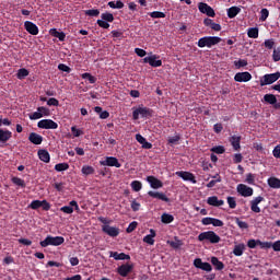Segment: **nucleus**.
<instances>
[{"label": "nucleus", "mask_w": 280, "mask_h": 280, "mask_svg": "<svg viewBox=\"0 0 280 280\" xmlns=\"http://www.w3.org/2000/svg\"><path fill=\"white\" fill-rule=\"evenodd\" d=\"M62 244H65L63 236L48 235L44 241L39 242V246H42V248H47V246H62Z\"/></svg>", "instance_id": "nucleus-1"}, {"label": "nucleus", "mask_w": 280, "mask_h": 280, "mask_svg": "<svg viewBox=\"0 0 280 280\" xmlns=\"http://www.w3.org/2000/svg\"><path fill=\"white\" fill-rule=\"evenodd\" d=\"M221 40H222V38H220L218 36H206V37H201L198 40L197 45L200 48H203V47L211 48L214 45H218L219 43H221Z\"/></svg>", "instance_id": "nucleus-2"}, {"label": "nucleus", "mask_w": 280, "mask_h": 280, "mask_svg": "<svg viewBox=\"0 0 280 280\" xmlns=\"http://www.w3.org/2000/svg\"><path fill=\"white\" fill-rule=\"evenodd\" d=\"M199 242H210V244L220 243V236L213 231L202 232L198 235Z\"/></svg>", "instance_id": "nucleus-3"}, {"label": "nucleus", "mask_w": 280, "mask_h": 280, "mask_svg": "<svg viewBox=\"0 0 280 280\" xmlns=\"http://www.w3.org/2000/svg\"><path fill=\"white\" fill-rule=\"evenodd\" d=\"M139 116L142 118L152 117V109L148 107H138L132 112V119L137 121V119H139Z\"/></svg>", "instance_id": "nucleus-4"}, {"label": "nucleus", "mask_w": 280, "mask_h": 280, "mask_svg": "<svg viewBox=\"0 0 280 280\" xmlns=\"http://www.w3.org/2000/svg\"><path fill=\"white\" fill-rule=\"evenodd\" d=\"M279 78H280V72L265 74L260 79V86H268L269 84H275V82H277Z\"/></svg>", "instance_id": "nucleus-5"}, {"label": "nucleus", "mask_w": 280, "mask_h": 280, "mask_svg": "<svg viewBox=\"0 0 280 280\" xmlns=\"http://www.w3.org/2000/svg\"><path fill=\"white\" fill-rule=\"evenodd\" d=\"M37 127L42 130H57L58 122L51 119H42L37 122Z\"/></svg>", "instance_id": "nucleus-6"}, {"label": "nucleus", "mask_w": 280, "mask_h": 280, "mask_svg": "<svg viewBox=\"0 0 280 280\" xmlns=\"http://www.w3.org/2000/svg\"><path fill=\"white\" fill-rule=\"evenodd\" d=\"M236 190L240 196H243V198H250V196L254 194L253 188L246 186L245 184H238Z\"/></svg>", "instance_id": "nucleus-7"}, {"label": "nucleus", "mask_w": 280, "mask_h": 280, "mask_svg": "<svg viewBox=\"0 0 280 280\" xmlns=\"http://www.w3.org/2000/svg\"><path fill=\"white\" fill-rule=\"evenodd\" d=\"M198 10L199 12H201V14H207V16H215V11L213 10V8L209 7V4L205 2L198 3Z\"/></svg>", "instance_id": "nucleus-8"}, {"label": "nucleus", "mask_w": 280, "mask_h": 280, "mask_svg": "<svg viewBox=\"0 0 280 280\" xmlns=\"http://www.w3.org/2000/svg\"><path fill=\"white\" fill-rule=\"evenodd\" d=\"M73 208H74V211H80V206L75 200L70 201L69 206L61 207L60 211H62V213H67L68 215H71V213H73Z\"/></svg>", "instance_id": "nucleus-9"}, {"label": "nucleus", "mask_w": 280, "mask_h": 280, "mask_svg": "<svg viewBox=\"0 0 280 280\" xmlns=\"http://www.w3.org/2000/svg\"><path fill=\"white\" fill-rule=\"evenodd\" d=\"M101 165L107 166V167H121V163H119V160L115 156H107L104 161L100 162Z\"/></svg>", "instance_id": "nucleus-10"}, {"label": "nucleus", "mask_w": 280, "mask_h": 280, "mask_svg": "<svg viewBox=\"0 0 280 280\" xmlns=\"http://www.w3.org/2000/svg\"><path fill=\"white\" fill-rule=\"evenodd\" d=\"M264 202V197L258 196L249 201L250 209L254 213H261V208H259V205Z\"/></svg>", "instance_id": "nucleus-11"}, {"label": "nucleus", "mask_w": 280, "mask_h": 280, "mask_svg": "<svg viewBox=\"0 0 280 280\" xmlns=\"http://www.w3.org/2000/svg\"><path fill=\"white\" fill-rule=\"evenodd\" d=\"M194 266L195 268H199V270H205V272H211L213 268L211 267V264L209 262H203L202 259L196 258L194 260Z\"/></svg>", "instance_id": "nucleus-12"}, {"label": "nucleus", "mask_w": 280, "mask_h": 280, "mask_svg": "<svg viewBox=\"0 0 280 280\" xmlns=\"http://www.w3.org/2000/svg\"><path fill=\"white\" fill-rule=\"evenodd\" d=\"M135 268L133 265L130 264H124L117 268V272L120 277H128L130 272H132V269Z\"/></svg>", "instance_id": "nucleus-13"}, {"label": "nucleus", "mask_w": 280, "mask_h": 280, "mask_svg": "<svg viewBox=\"0 0 280 280\" xmlns=\"http://www.w3.org/2000/svg\"><path fill=\"white\" fill-rule=\"evenodd\" d=\"M24 28L32 36H38L39 30H38V26L34 22H31V21L24 22Z\"/></svg>", "instance_id": "nucleus-14"}, {"label": "nucleus", "mask_w": 280, "mask_h": 280, "mask_svg": "<svg viewBox=\"0 0 280 280\" xmlns=\"http://www.w3.org/2000/svg\"><path fill=\"white\" fill-rule=\"evenodd\" d=\"M235 82H250L253 80V74L250 72H237L234 75Z\"/></svg>", "instance_id": "nucleus-15"}, {"label": "nucleus", "mask_w": 280, "mask_h": 280, "mask_svg": "<svg viewBox=\"0 0 280 280\" xmlns=\"http://www.w3.org/2000/svg\"><path fill=\"white\" fill-rule=\"evenodd\" d=\"M102 231L106 233V235H109V237H117V235H119V228L103 225Z\"/></svg>", "instance_id": "nucleus-16"}, {"label": "nucleus", "mask_w": 280, "mask_h": 280, "mask_svg": "<svg viewBox=\"0 0 280 280\" xmlns=\"http://www.w3.org/2000/svg\"><path fill=\"white\" fill-rule=\"evenodd\" d=\"M177 176H179V178H182L183 180H188L189 183H192V185H196V177L194 176V174L189 173V172H177L176 173Z\"/></svg>", "instance_id": "nucleus-17"}, {"label": "nucleus", "mask_w": 280, "mask_h": 280, "mask_svg": "<svg viewBox=\"0 0 280 280\" xmlns=\"http://www.w3.org/2000/svg\"><path fill=\"white\" fill-rule=\"evenodd\" d=\"M147 180L151 185L152 189H161V187H163V182L152 175L148 176Z\"/></svg>", "instance_id": "nucleus-18"}, {"label": "nucleus", "mask_w": 280, "mask_h": 280, "mask_svg": "<svg viewBox=\"0 0 280 280\" xmlns=\"http://www.w3.org/2000/svg\"><path fill=\"white\" fill-rule=\"evenodd\" d=\"M148 196H150L151 198H155L156 200H162L163 202H170V198H167V196H165V194L163 192L150 190L148 192Z\"/></svg>", "instance_id": "nucleus-19"}, {"label": "nucleus", "mask_w": 280, "mask_h": 280, "mask_svg": "<svg viewBox=\"0 0 280 280\" xmlns=\"http://www.w3.org/2000/svg\"><path fill=\"white\" fill-rule=\"evenodd\" d=\"M28 141L34 145H40V143H43V136L36 132H31L28 136Z\"/></svg>", "instance_id": "nucleus-20"}, {"label": "nucleus", "mask_w": 280, "mask_h": 280, "mask_svg": "<svg viewBox=\"0 0 280 280\" xmlns=\"http://www.w3.org/2000/svg\"><path fill=\"white\" fill-rule=\"evenodd\" d=\"M39 161H43V163H49L51 161V155H49V151L45 149H40L37 152Z\"/></svg>", "instance_id": "nucleus-21"}, {"label": "nucleus", "mask_w": 280, "mask_h": 280, "mask_svg": "<svg viewBox=\"0 0 280 280\" xmlns=\"http://www.w3.org/2000/svg\"><path fill=\"white\" fill-rule=\"evenodd\" d=\"M143 62L150 65V67H161L163 65L162 60H156L155 56L145 57Z\"/></svg>", "instance_id": "nucleus-22"}, {"label": "nucleus", "mask_w": 280, "mask_h": 280, "mask_svg": "<svg viewBox=\"0 0 280 280\" xmlns=\"http://www.w3.org/2000/svg\"><path fill=\"white\" fill-rule=\"evenodd\" d=\"M109 257H113L116 261H124L130 259V255L118 252H110Z\"/></svg>", "instance_id": "nucleus-23"}, {"label": "nucleus", "mask_w": 280, "mask_h": 280, "mask_svg": "<svg viewBox=\"0 0 280 280\" xmlns=\"http://www.w3.org/2000/svg\"><path fill=\"white\" fill-rule=\"evenodd\" d=\"M12 139V131L0 129V143H8Z\"/></svg>", "instance_id": "nucleus-24"}, {"label": "nucleus", "mask_w": 280, "mask_h": 280, "mask_svg": "<svg viewBox=\"0 0 280 280\" xmlns=\"http://www.w3.org/2000/svg\"><path fill=\"white\" fill-rule=\"evenodd\" d=\"M156 237V231H154V229L150 230V234L145 235L143 237V242L145 244H149V246H154V238Z\"/></svg>", "instance_id": "nucleus-25"}, {"label": "nucleus", "mask_w": 280, "mask_h": 280, "mask_svg": "<svg viewBox=\"0 0 280 280\" xmlns=\"http://www.w3.org/2000/svg\"><path fill=\"white\" fill-rule=\"evenodd\" d=\"M207 203L210 205V207H222L224 200H220L217 196H212L207 199Z\"/></svg>", "instance_id": "nucleus-26"}, {"label": "nucleus", "mask_w": 280, "mask_h": 280, "mask_svg": "<svg viewBox=\"0 0 280 280\" xmlns=\"http://www.w3.org/2000/svg\"><path fill=\"white\" fill-rule=\"evenodd\" d=\"M244 250H246V245L244 243L236 244L233 249V255H235V257H242Z\"/></svg>", "instance_id": "nucleus-27"}, {"label": "nucleus", "mask_w": 280, "mask_h": 280, "mask_svg": "<svg viewBox=\"0 0 280 280\" xmlns=\"http://www.w3.org/2000/svg\"><path fill=\"white\" fill-rule=\"evenodd\" d=\"M50 34L55 38H58L60 40V43H65V39L67 38V34H65V32H60L56 28H51Z\"/></svg>", "instance_id": "nucleus-28"}, {"label": "nucleus", "mask_w": 280, "mask_h": 280, "mask_svg": "<svg viewBox=\"0 0 280 280\" xmlns=\"http://www.w3.org/2000/svg\"><path fill=\"white\" fill-rule=\"evenodd\" d=\"M267 184L271 189H280V179L277 177H269Z\"/></svg>", "instance_id": "nucleus-29"}, {"label": "nucleus", "mask_w": 280, "mask_h": 280, "mask_svg": "<svg viewBox=\"0 0 280 280\" xmlns=\"http://www.w3.org/2000/svg\"><path fill=\"white\" fill-rule=\"evenodd\" d=\"M242 141V137H240V136H232L231 138H230V142H231V145L233 147V149L235 150V151H237V150H240V148H242L241 145H240V142Z\"/></svg>", "instance_id": "nucleus-30"}, {"label": "nucleus", "mask_w": 280, "mask_h": 280, "mask_svg": "<svg viewBox=\"0 0 280 280\" xmlns=\"http://www.w3.org/2000/svg\"><path fill=\"white\" fill-rule=\"evenodd\" d=\"M240 12H242V8L231 7L230 9H228V16L229 19H235V16L240 14Z\"/></svg>", "instance_id": "nucleus-31"}, {"label": "nucleus", "mask_w": 280, "mask_h": 280, "mask_svg": "<svg viewBox=\"0 0 280 280\" xmlns=\"http://www.w3.org/2000/svg\"><path fill=\"white\" fill-rule=\"evenodd\" d=\"M211 264L214 266L215 270H224V262L220 261L218 257H212Z\"/></svg>", "instance_id": "nucleus-32"}, {"label": "nucleus", "mask_w": 280, "mask_h": 280, "mask_svg": "<svg viewBox=\"0 0 280 280\" xmlns=\"http://www.w3.org/2000/svg\"><path fill=\"white\" fill-rule=\"evenodd\" d=\"M107 5H109L113 10H121L124 8L121 0H117L116 2L109 1Z\"/></svg>", "instance_id": "nucleus-33"}, {"label": "nucleus", "mask_w": 280, "mask_h": 280, "mask_svg": "<svg viewBox=\"0 0 280 280\" xmlns=\"http://www.w3.org/2000/svg\"><path fill=\"white\" fill-rule=\"evenodd\" d=\"M81 78L82 80H89L90 84H95V82H97V78L89 72L81 74Z\"/></svg>", "instance_id": "nucleus-34"}, {"label": "nucleus", "mask_w": 280, "mask_h": 280, "mask_svg": "<svg viewBox=\"0 0 280 280\" xmlns=\"http://www.w3.org/2000/svg\"><path fill=\"white\" fill-rule=\"evenodd\" d=\"M247 36L249 38H259V28L257 27L248 28Z\"/></svg>", "instance_id": "nucleus-35"}, {"label": "nucleus", "mask_w": 280, "mask_h": 280, "mask_svg": "<svg viewBox=\"0 0 280 280\" xmlns=\"http://www.w3.org/2000/svg\"><path fill=\"white\" fill-rule=\"evenodd\" d=\"M101 19L107 23H113V21H115V15H113V13L105 12L101 14Z\"/></svg>", "instance_id": "nucleus-36"}, {"label": "nucleus", "mask_w": 280, "mask_h": 280, "mask_svg": "<svg viewBox=\"0 0 280 280\" xmlns=\"http://www.w3.org/2000/svg\"><path fill=\"white\" fill-rule=\"evenodd\" d=\"M82 174H84L85 176H91V174H95V168H93V166H89V165H84L81 168Z\"/></svg>", "instance_id": "nucleus-37"}, {"label": "nucleus", "mask_w": 280, "mask_h": 280, "mask_svg": "<svg viewBox=\"0 0 280 280\" xmlns=\"http://www.w3.org/2000/svg\"><path fill=\"white\" fill-rule=\"evenodd\" d=\"M173 220H174V215L172 214L163 213L161 217V221L163 222V224H172Z\"/></svg>", "instance_id": "nucleus-38"}, {"label": "nucleus", "mask_w": 280, "mask_h": 280, "mask_svg": "<svg viewBox=\"0 0 280 280\" xmlns=\"http://www.w3.org/2000/svg\"><path fill=\"white\" fill-rule=\"evenodd\" d=\"M27 75H30V71L25 68H21L18 71V80H23L24 78H27Z\"/></svg>", "instance_id": "nucleus-39"}, {"label": "nucleus", "mask_w": 280, "mask_h": 280, "mask_svg": "<svg viewBox=\"0 0 280 280\" xmlns=\"http://www.w3.org/2000/svg\"><path fill=\"white\" fill-rule=\"evenodd\" d=\"M56 172H67L69 170V164L68 163H59L55 165Z\"/></svg>", "instance_id": "nucleus-40"}, {"label": "nucleus", "mask_w": 280, "mask_h": 280, "mask_svg": "<svg viewBox=\"0 0 280 280\" xmlns=\"http://www.w3.org/2000/svg\"><path fill=\"white\" fill-rule=\"evenodd\" d=\"M11 180H12L13 185H18V187L25 188V180H23L22 178H20V177H12Z\"/></svg>", "instance_id": "nucleus-41"}, {"label": "nucleus", "mask_w": 280, "mask_h": 280, "mask_svg": "<svg viewBox=\"0 0 280 280\" xmlns=\"http://www.w3.org/2000/svg\"><path fill=\"white\" fill-rule=\"evenodd\" d=\"M149 16H151V19H165V13L161 11H153L149 13Z\"/></svg>", "instance_id": "nucleus-42"}, {"label": "nucleus", "mask_w": 280, "mask_h": 280, "mask_svg": "<svg viewBox=\"0 0 280 280\" xmlns=\"http://www.w3.org/2000/svg\"><path fill=\"white\" fill-rule=\"evenodd\" d=\"M38 113L42 114V117H49L51 115V112H49V108L45 106L37 107Z\"/></svg>", "instance_id": "nucleus-43"}, {"label": "nucleus", "mask_w": 280, "mask_h": 280, "mask_svg": "<svg viewBox=\"0 0 280 280\" xmlns=\"http://www.w3.org/2000/svg\"><path fill=\"white\" fill-rule=\"evenodd\" d=\"M265 102H267L268 104H275L277 102V96H275V94H266L264 96Z\"/></svg>", "instance_id": "nucleus-44"}, {"label": "nucleus", "mask_w": 280, "mask_h": 280, "mask_svg": "<svg viewBox=\"0 0 280 280\" xmlns=\"http://www.w3.org/2000/svg\"><path fill=\"white\" fill-rule=\"evenodd\" d=\"M142 187H143V184H141V182L139 180L131 182V189H133L135 191H141Z\"/></svg>", "instance_id": "nucleus-45"}, {"label": "nucleus", "mask_w": 280, "mask_h": 280, "mask_svg": "<svg viewBox=\"0 0 280 280\" xmlns=\"http://www.w3.org/2000/svg\"><path fill=\"white\" fill-rule=\"evenodd\" d=\"M85 16H100L98 9H90L84 11Z\"/></svg>", "instance_id": "nucleus-46"}, {"label": "nucleus", "mask_w": 280, "mask_h": 280, "mask_svg": "<svg viewBox=\"0 0 280 280\" xmlns=\"http://www.w3.org/2000/svg\"><path fill=\"white\" fill-rule=\"evenodd\" d=\"M258 246H260V248L262 250H268L269 248H272V242H258Z\"/></svg>", "instance_id": "nucleus-47"}, {"label": "nucleus", "mask_w": 280, "mask_h": 280, "mask_svg": "<svg viewBox=\"0 0 280 280\" xmlns=\"http://www.w3.org/2000/svg\"><path fill=\"white\" fill-rule=\"evenodd\" d=\"M272 60H273V62H279V60H280V47L273 49Z\"/></svg>", "instance_id": "nucleus-48"}, {"label": "nucleus", "mask_w": 280, "mask_h": 280, "mask_svg": "<svg viewBox=\"0 0 280 280\" xmlns=\"http://www.w3.org/2000/svg\"><path fill=\"white\" fill-rule=\"evenodd\" d=\"M248 65V61H246L245 59H240L237 61H234V66L236 67V69H242V67H246Z\"/></svg>", "instance_id": "nucleus-49"}, {"label": "nucleus", "mask_w": 280, "mask_h": 280, "mask_svg": "<svg viewBox=\"0 0 280 280\" xmlns=\"http://www.w3.org/2000/svg\"><path fill=\"white\" fill-rule=\"evenodd\" d=\"M31 120H36V119H43V114L40 112H34L33 114L28 115Z\"/></svg>", "instance_id": "nucleus-50"}, {"label": "nucleus", "mask_w": 280, "mask_h": 280, "mask_svg": "<svg viewBox=\"0 0 280 280\" xmlns=\"http://www.w3.org/2000/svg\"><path fill=\"white\" fill-rule=\"evenodd\" d=\"M228 205L230 209H235V207H237V201L235 200V197H228Z\"/></svg>", "instance_id": "nucleus-51"}, {"label": "nucleus", "mask_w": 280, "mask_h": 280, "mask_svg": "<svg viewBox=\"0 0 280 280\" xmlns=\"http://www.w3.org/2000/svg\"><path fill=\"white\" fill-rule=\"evenodd\" d=\"M96 23L98 27H102L103 30H108V27H110V24H108V22L105 20H97Z\"/></svg>", "instance_id": "nucleus-52"}, {"label": "nucleus", "mask_w": 280, "mask_h": 280, "mask_svg": "<svg viewBox=\"0 0 280 280\" xmlns=\"http://www.w3.org/2000/svg\"><path fill=\"white\" fill-rule=\"evenodd\" d=\"M40 207H42L40 200H33L30 203V209H33V210L40 209Z\"/></svg>", "instance_id": "nucleus-53"}, {"label": "nucleus", "mask_w": 280, "mask_h": 280, "mask_svg": "<svg viewBox=\"0 0 280 280\" xmlns=\"http://www.w3.org/2000/svg\"><path fill=\"white\" fill-rule=\"evenodd\" d=\"M71 132L73 137H81V135H84V132L80 129H78L77 126L71 127Z\"/></svg>", "instance_id": "nucleus-54"}, {"label": "nucleus", "mask_w": 280, "mask_h": 280, "mask_svg": "<svg viewBox=\"0 0 280 280\" xmlns=\"http://www.w3.org/2000/svg\"><path fill=\"white\" fill-rule=\"evenodd\" d=\"M224 147L219 145V147H213L211 149V152H214V154H224Z\"/></svg>", "instance_id": "nucleus-55"}, {"label": "nucleus", "mask_w": 280, "mask_h": 280, "mask_svg": "<svg viewBox=\"0 0 280 280\" xmlns=\"http://www.w3.org/2000/svg\"><path fill=\"white\" fill-rule=\"evenodd\" d=\"M58 69L59 71H63L65 73H71V69L65 63H59Z\"/></svg>", "instance_id": "nucleus-56"}, {"label": "nucleus", "mask_w": 280, "mask_h": 280, "mask_svg": "<svg viewBox=\"0 0 280 280\" xmlns=\"http://www.w3.org/2000/svg\"><path fill=\"white\" fill-rule=\"evenodd\" d=\"M247 246L248 248H257L259 246V240H249Z\"/></svg>", "instance_id": "nucleus-57"}, {"label": "nucleus", "mask_w": 280, "mask_h": 280, "mask_svg": "<svg viewBox=\"0 0 280 280\" xmlns=\"http://www.w3.org/2000/svg\"><path fill=\"white\" fill-rule=\"evenodd\" d=\"M47 106H60V102L57 98L51 97L47 101Z\"/></svg>", "instance_id": "nucleus-58"}, {"label": "nucleus", "mask_w": 280, "mask_h": 280, "mask_svg": "<svg viewBox=\"0 0 280 280\" xmlns=\"http://www.w3.org/2000/svg\"><path fill=\"white\" fill-rule=\"evenodd\" d=\"M270 12L268 11V9H261L260 11V21H266V19H268Z\"/></svg>", "instance_id": "nucleus-59"}, {"label": "nucleus", "mask_w": 280, "mask_h": 280, "mask_svg": "<svg viewBox=\"0 0 280 280\" xmlns=\"http://www.w3.org/2000/svg\"><path fill=\"white\" fill-rule=\"evenodd\" d=\"M40 203L44 211H49V209H51V203H49L47 200H42Z\"/></svg>", "instance_id": "nucleus-60"}, {"label": "nucleus", "mask_w": 280, "mask_h": 280, "mask_svg": "<svg viewBox=\"0 0 280 280\" xmlns=\"http://www.w3.org/2000/svg\"><path fill=\"white\" fill-rule=\"evenodd\" d=\"M137 225H138L137 221H132V222L128 225L126 232H127V233H132V231H135V230L137 229Z\"/></svg>", "instance_id": "nucleus-61"}, {"label": "nucleus", "mask_w": 280, "mask_h": 280, "mask_svg": "<svg viewBox=\"0 0 280 280\" xmlns=\"http://www.w3.org/2000/svg\"><path fill=\"white\" fill-rule=\"evenodd\" d=\"M243 160H244V156H242L241 153H235L233 155V163H242Z\"/></svg>", "instance_id": "nucleus-62"}, {"label": "nucleus", "mask_w": 280, "mask_h": 280, "mask_svg": "<svg viewBox=\"0 0 280 280\" xmlns=\"http://www.w3.org/2000/svg\"><path fill=\"white\" fill-rule=\"evenodd\" d=\"M272 154H273L275 159H280V144L275 147Z\"/></svg>", "instance_id": "nucleus-63"}, {"label": "nucleus", "mask_w": 280, "mask_h": 280, "mask_svg": "<svg viewBox=\"0 0 280 280\" xmlns=\"http://www.w3.org/2000/svg\"><path fill=\"white\" fill-rule=\"evenodd\" d=\"M271 248H273V250L276 253L280 252V241H276L275 243H271Z\"/></svg>", "instance_id": "nucleus-64"}]
</instances>
